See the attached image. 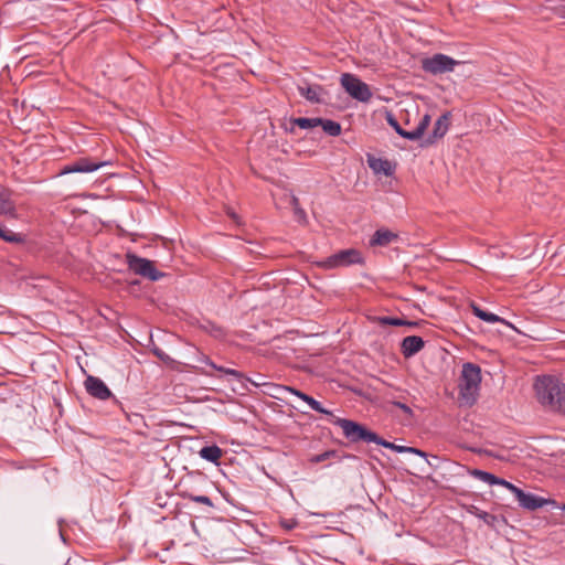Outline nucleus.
Here are the masks:
<instances>
[{
    "label": "nucleus",
    "mask_w": 565,
    "mask_h": 565,
    "mask_svg": "<svg viewBox=\"0 0 565 565\" xmlns=\"http://www.w3.org/2000/svg\"><path fill=\"white\" fill-rule=\"evenodd\" d=\"M515 499L519 502V505L524 510L535 511L540 508H543L547 504H554L555 501L552 499H545L543 497H539L536 494L525 492L522 489L515 495Z\"/></svg>",
    "instance_id": "9"
},
{
    "label": "nucleus",
    "mask_w": 565,
    "mask_h": 565,
    "mask_svg": "<svg viewBox=\"0 0 565 565\" xmlns=\"http://www.w3.org/2000/svg\"><path fill=\"white\" fill-rule=\"evenodd\" d=\"M405 326L413 328V327H416V326H417V322H414V321H407V320H406V324H405Z\"/></svg>",
    "instance_id": "37"
},
{
    "label": "nucleus",
    "mask_w": 565,
    "mask_h": 565,
    "mask_svg": "<svg viewBox=\"0 0 565 565\" xmlns=\"http://www.w3.org/2000/svg\"><path fill=\"white\" fill-rule=\"evenodd\" d=\"M15 207L6 190H0V215L14 216Z\"/></svg>",
    "instance_id": "21"
},
{
    "label": "nucleus",
    "mask_w": 565,
    "mask_h": 565,
    "mask_svg": "<svg viewBox=\"0 0 565 565\" xmlns=\"http://www.w3.org/2000/svg\"><path fill=\"white\" fill-rule=\"evenodd\" d=\"M292 124L301 129H311L318 127L321 124V118L298 117L292 119Z\"/></svg>",
    "instance_id": "27"
},
{
    "label": "nucleus",
    "mask_w": 565,
    "mask_h": 565,
    "mask_svg": "<svg viewBox=\"0 0 565 565\" xmlns=\"http://www.w3.org/2000/svg\"><path fill=\"white\" fill-rule=\"evenodd\" d=\"M393 405H395L396 407L401 408L406 415L413 416L412 408L409 406H407L406 404H404V403H402L399 401H394Z\"/></svg>",
    "instance_id": "33"
},
{
    "label": "nucleus",
    "mask_w": 565,
    "mask_h": 565,
    "mask_svg": "<svg viewBox=\"0 0 565 565\" xmlns=\"http://www.w3.org/2000/svg\"><path fill=\"white\" fill-rule=\"evenodd\" d=\"M449 126L450 113H445L435 121L433 131L424 141V146L433 145L437 140L441 139L447 134Z\"/></svg>",
    "instance_id": "11"
},
{
    "label": "nucleus",
    "mask_w": 565,
    "mask_h": 565,
    "mask_svg": "<svg viewBox=\"0 0 565 565\" xmlns=\"http://www.w3.org/2000/svg\"><path fill=\"white\" fill-rule=\"evenodd\" d=\"M294 212H295V215H296L298 221H305L306 220V217H307L306 212L300 206H296Z\"/></svg>",
    "instance_id": "34"
},
{
    "label": "nucleus",
    "mask_w": 565,
    "mask_h": 565,
    "mask_svg": "<svg viewBox=\"0 0 565 565\" xmlns=\"http://www.w3.org/2000/svg\"><path fill=\"white\" fill-rule=\"evenodd\" d=\"M425 347V341L418 335L405 337L401 342V352L404 358L409 359L417 354Z\"/></svg>",
    "instance_id": "12"
},
{
    "label": "nucleus",
    "mask_w": 565,
    "mask_h": 565,
    "mask_svg": "<svg viewBox=\"0 0 565 565\" xmlns=\"http://www.w3.org/2000/svg\"><path fill=\"white\" fill-rule=\"evenodd\" d=\"M291 204H292L294 210L296 209V206H299V201L296 196L291 198Z\"/></svg>",
    "instance_id": "36"
},
{
    "label": "nucleus",
    "mask_w": 565,
    "mask_h": 565,
    "mask_svg": "<svg viewBox=\"0 0 565 565\" xmlns=\"http://www.w3.org/2000/svg\"><path fill=\"white\" fill-rule=\"evenodd\" d=\"M537 401L552 412L565 414V384L551 375L537 376L534 383Z\"/></svg>",
    "instance_id": "1"
},
{
    "label": "nucleus",
    "mask_w": 565,
    "mask_h": 565,
    "mask_svg": "<svg viewBox=\"0 0 565 565\" xmlns=\"http://www.w3.org/2000/svg\"><path fill=\"white\" fill-rule=\"evenodd\" d=\"M431 117L428 114H425L418 125L412 130L413 141L419 140L425 131L427 130L428 126L430 125Z\"/></svg>",
    "instance_id": "22"
},
{
    "label": "nucleus",
    "mask_w": 565,
    "mask_h": 565,
    "mask_svg": "<svg viewBox=\"0 0 565 565\" xmlns=\"http://www.w3.org/2000/svg\"><path fill=\"white\" fill-rule=\"evenodd\" d=\"M153 354L158 356L160 360L166 361L169 356L159 348H154L152 350Z\"/></svg>",
    "instance_id": "35"
},
{
    "label": "nucleus",
    "mask_w": 565,
    "mask_h": 565,
    "mask_svg": "<svg viewBox=\"0 0 565 565\" xmlns=\"http://www.w3.org/2000/svg\"><path fill=\"white\" fill-rule=\"evenodd\" d=\"M299 94L311 103H322L323 88L320 85L298 86Z\"/></svg>",
    "instance_id": "16"
},
{
    "label": "nucleus",
    "mask_w": 565,
    "mask_h": 565,
    "mask_svg": "<svg viewBox=\"0 0 565 565\" xmlns=\"http://www.w3.org/2000/svg\"><path fill=\"white\" fill-rule=\"evenodd\" d=\"M562 509L565 511V504L562 507Z\"/></svg>",
    "instance_id": "38"
},
{
    "label": "nucleus",
    "mask_w": 565,
    "mask_h": 565,
    "mask_svg": "<svg viewBox=\"0 0 565 565\" xmlns=\"http://www.w3.org/2000/svg\"><path fill=\"white\" fill-rule=\"evenodd\" d=\"M337 450H327L322 454L315 455L310 458L311 463H319L329 459H341Z\"/></svg>",
    "instance_id": "29"
},
{
    "label": "nucleus",
    "mask_w": 565,
    "mask_h": 565,
    "mask_svg": "<svg viewBox=\"0 0 565 565\" xmlns=\"http://www.w3.org/2000/svg\"><path fill=\"white\" fill-rule=\"evenodd\" d=\"M182 497L184 499H188V500L192 501V502L205 504L209 508H214V504H213L212 500L207 495H196V494H193V493L184 492L182 494Z\"/></svg>",
    "instance_id": "30"
},
{
    "label": "nucleus",
    "mask_w": 565,
    "mask_h": 565,
    "mask_svg": "<svg viewBox=\"0 0 565 565\" xmlns=\"http://www.w3.org/2000/svg\"><path fill=\"white\" fill-rule=\"evenodd\" d=\"M330 420L332 424L341 427L344 437L351 443L365 441L375 444L379 441V435L376 433L356 422L339 417H334Z\"/></svg>",
    "instance_id": "3"
},
{
    "label": "nucleus",
    "mask_w": 565,
    "mask_h": 565,
    "mask_svg": "<svg viewBox=\"0 0 565 565\" xmlns=\"http://www.w3.org/2000/svg\"><path fill=\"white\" fill-rule=\"evenodd\" d=\"M367 162L375 173H384L385 175L393 173L392 164L388 160L370 158Z\"/></svg>",
    "instance_id": "19"
},
{
    "label": "nucleus",
    "mask_w": 565,
    "mask_h": 565,
    "mask_svg": "<svg viewBox=\"0 0 565 565\" xmlns=\"http://www.w3.org/2000/svg\"><path fill=\"white\" fill-rule=\"evenodd\" d=\"M319 126H321L323 131L329 136L337 137L341 134V125L334 120L321 118Z\"/></svg>",
    "instance_id": "26"
},
{
    "label": "nucleus",
    "mask_w": 565,
    "mask_h": 565,
    "mask_svg": "<svg viewBox=\"0 0 565 565\" xmlns=\"http://www.w3.org/2000/svg\"><path fill=\"white\" fill-rule=\"evenodd\" d=\"M126 262L128 268L136 275L148 278L151 281H157L164 276L162 271H159L154 267V263L147 258L139 257L132 253L126 255Z\"/></svg>",
    "instance_id": "5"
},
{
    "label": "nucleus",
    "mask_w": 565,
    "mask_h": 565,
    "mask_svg": "<svg viewBox=\"0 0 565 565\" xmlns=\"http://www.w3.org/2000/svg\"><path fill=\"white\" fill-rule=\"evenodd\" d=\"M0 238L3 239L4 242L13 244H22L25 241L23 235L14 233L11 230H8L2 226H0Z\"/></svg>",
    "instance_id": "24"
},
{
    "label": "nucleus",
    "mask_w": 565,
    "mask_h": 565,
    "mask_svg": "<svg viewBox=\"0 0 565 565\" xmlns=\"http://www.w3.org/2000/svg\"><path fill=\"white\" fill-rule=\"evenodd\" d=\"M386 120H387L388 125L396 131L397 135H399L401 137H403L405 139L413 141L412 130L403 129L399 126L396 118L391 113H387Z\"/></svg>",
    "instance_id": "25"
},
{
    "label": "nucleus",
    "mask_w": 565,
    "mask_h": 565,
    "mask_svg": "<svg viewBox=\"0 0 565 565\" xmlns=\"http://www.w3.org/2000/svg\"><path fill=\"white\" fill-rule=\"evenodd\" d=\"M495 484L504 487L505 489L511 491L514 494V497L516 495V493L520 490V488H518L516 486H514L510 481H508L505 479H502V478H499V477L497 478Z\"/></svg>",
    "instance_id": "32"
},
{
    "label": "nucleus",
    "mask_w": 565,
    "mask_h": 565,
    "mask_svg": "<svg viewBox=\"0 0 565 565\" xmlns=\"http://www.w3.org/2000/svg\"><path fill=\"white\" fill-rule=\"evenodd\" d=\"M340 83L352 98L361 103H367L372 98L370 86L353 74L343 73Z\"/></svg>",
    "instance_id": "4"
},
{
    "label": "nucleus",
    "mask_w": 565,
    "mask_h": 565,
    "mask_svg": "<svg viewBox=\"0 0 565 565\" xmlns=\"http://www.w3.org/2000/svg\"><path fill=\"white\" fill-rule=\"evenodd\" d=\"M468 511H469V513H471L475 516H477L478 519L482 520L487 525H489L490 527H493V529L497 526V523L500 520L499 516H497L494 514H490L486 511H482L475 505H471Z\"/></svg>",
    "instance_id": "20"
},
{
    "label": "nucleus",
    "mask_w": 565,
    "mask_h": 565,
    "mask_svg": "<svg viewBox=\"0 0 565 565\" xmlns=\"http://www.w3.org/2000/svg\"><path fill=\"white\" fill-rule=\"evenodd\" d=\"M470 475L472 477H475L476 479L482 481V482H486L490 486H493L495 484V481H497V476L488 472V471H483V470H480V469H472L470 471Z\"/></svg>",
    "instance_id": "28"
},
{
    "label": "nucleus",
    "mask_w": 565,
    "mask_h": 565,
    "mask_svg": "<svg viewBox=\"0 0 565 565\" xmlns=\"http://www.w3.org/2000/svg\"><path fill=\"white\" fill-rule=\"evenodd\" d=\"M481 383V370L473 363H465L459 379L460 397L468 404L476 402Z\"/></svg>",
    "instance_id": "2"
},
{
    "label": "nucleus",
    "mask_w": 565,
    "mask_h": 565,
    "mask_svg": "<svg viewBox=\"0 0 565 565\" xmlns=\"http://www.w3.org/2000/svg\"><path fill=\"white\" fill-rule=\"evenodd\" d=\"M362 263L363 257L361 253L355 248H348L329 256L321 263V266L330 269Z\"/></svg>",
    "instance_id": "7"
},
{
    "label": "nucleus",
    "mask_w": 565,
    "mask_h": 565,
    "mask_svg": "<svg viewBox=\"0 0 565 565\" xmlns=\"http://www.w3.org/2000/svg\"><path fill=\"white\" fill-rule=\"evenodd\" d=\"M375 444L380 445V446H383L385 448H390L396 452H409V454H415L417 456H420L423 458H427V454L418 448H415V447H408V446H399V445H395L394 443H391V441H387L385 439H383L382 437L379 436V441H376Z\"/></svg>",
    "instance_id": "17"
},
{
    "label": "nucleus",
    "mask_w": 565,
    "mask_h": 565,
    "mask_svg": "<svg viewBox=\"0 0 565 565\" xmlns=\"http://www.w3.org/2000/svg\"><path fill=\"white\" fill-rule=\"evenodd\" d=\"M470 308H471V311L472 313L478 317L479 319L486 321V322H489V323H495V322H500V323H503L512 329H514L513 324L510 323L509 321H507L505 319L492 313V312H488L486 310H482L478 305H476L475 302H471L470 303Z\"/></svg>",
    "instance_id": "15"
},
{
    "label": "nucleus",
    "mask_w": 565,
    "mask_h": 565,
    "mask_svg": "<svg viewBox=\"0 0 565 565\" xmlns=\"http://www.w3.org/2000/svg\"><path fill=\"white\" fill-rule=\"evenodd\" d=\"M398 239V235L387 228H379L370 239L371 246H387Z\"/></svg>",
    "instance_id": "13"
},
{
    "label": "nucleus",
    "mask_w": 565,
    "mask_h": 565,
    "mask_svg": "<svg viewBox=\"0 0 565 565\" xmlns=\"http://www.w3.org/2000/svg\"><path fill=\"white\" fill-rule=\"evenodd\" d=\"M106 161H96L90 158L81 157L75 159L74 161L64 164L60 170V175L68 174V173H88L98 170L99 168L106 166Z\"/></svg>",
    "instance_id": "8"
},
{
    "label": "nucleus",
    "mask_w": 565,
    "mask_h": 565,
    "mask_svg": "<svg viewBox=\"0 0 565 565\" xmlns=\"http://www.w3.org/2000/svg\"><path fill=\"white\" fill-rule=\"evenodd\" d=\"M206 364L210 365L212 369H214V370H216L218 372H222L225 375L232 376L233 379H235L238 382H242L243 380H245V375L242 372L237 371V370L217 365V364H215L211 360H207Z\"/></svg>",
    "instance_id": "23"
},
{
    "label": "nucleus",
    "mask_w": 565,
    "mask_h": 565,
    "mask_svg": "<svg viewBox=\"0 0 565 565\" xmlns=\"http://www.w3.org/2000/svg\"><path fill=\"white\" fill-rule=\"evenodd\" d=\"M375 321L381 326L402 327L406 324V320L395 317H377L375 318Z\"/></svg>",
    "instance_id": "31"
},
{
    "label": "nucleus",
    "mask_w": 565,
    "mask_h": 565,
    "mask_svg": "<svg viewBox=\"0 0 565 565\" xmlns=\"http://www.w3.org/2000/svg\"><path fill=\"white\" fill-rule=\"evenodd\" d=\"M287 390L296 395L297 397H299L300 399H302L303 402H306L308 404V406L318 412V413H321V414H324V415H328L331 417V419H333L335 416H333L332 412L326 409L320 402H318L317 399H315L313 397H311L310 395L299 391V390H296V388H291V387H287Z\"/></svg>",
    "instance_id": "14"
},
{
    "label": "nucleus",
    "mask_w": 565,
    "mask_h": 565,
    "mask_svg": "<svg viewBox=\"0 0 565 565\" xmlns=\"http://www.w3.org/2000/svg\"><path fill=\"white\" fill-rule=\"evenodd\" d=\"M84 385L87 393L95 398L105 401L111 396L110 390L99 377L88 375Z\"/></svg>",
    "instance_id": "10"
},
{
    "label": "nucleus",
    "mask_w": 565,
    "mask_h": 565,
    "mask_svg": "<svg viewBox=\"0 0 565 565\" xmlns=\"http://www.w3.org/2000/svg\"><path fill=\"white\" fill-rule=\"evenodd\" d=\"M199 455L202 459H205L213 463H218V460L221 459L223 451L222 449L216 445L205 446L200 451Z\"/></svg>",
    "instance_id": "18"
},
{
    "label": "nucleus",
    "mask_w": 565,
    "mask_h": 565,
    "mask_svg": "<svg viewBox=\"0 0 565 565\" xmlns=\"http://www.w3.org/2000/svg\"><path fill=\"white\" fill-rule=\"evenodd\" d=\"M458 64H460L459 61L446 54L437 53L422 60V70L431 75H439L452 72Z\"/></svg>",
    "instance_id": "6"
}]
</instances>
